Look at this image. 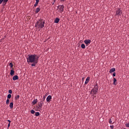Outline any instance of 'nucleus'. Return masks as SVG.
Returning <instances> with one entry per match:
<instances>
[{"label":"nucleus","mask_w":129,"mask_h":129,"mask_svg":"<svg viewBox=\"0 0 129 129\" xmlns=\"http://www.w3.org/2000/svg\"><path fill=\"white\" fill-rule=\"evenodd\" d=\"M89 80H90V77H88L86 79V81L85 82V84H88V82H89Z\"/></svg>","instance_id":"obj_9"},{"label":"nucleus","mask_w":129,"mask_h":129,"mask_svg":"<svg viewBox=\"0 0 129 129\" xmlns=\"http://www.w3.org/2000/svg\"><path fill=\"white\" fill-rule=\"evenodd\" d=\"M18 79H19V76L15 75L13 77V80L14 81L15 80H18Z\"/></svg>","instance_id":"obj_11"},{"label":"nucleus","mask_w":129,"mask_h":129,"mask_svg":"<svg viewBox=\"0 0 129 129\" xmlns=\"http://www.w3.org/2000/svg\"><path fill=\"white\" fill-rule=\"evenodd\" d=\"M64 6L63 5L58 6V10L59 13H60V14H62V13L64 12Z\"/></svg>","instance_id":"obj_4"},{"label":"nucleus","mask_w":129,"mask_h":129,"mask_svg":"<svg viewBox=\"0 0 129 129\" xmlns=\"http://www.w3.org/2000/svg\"><path fill=\"white\" fill-rule=\"evenodd\" d=\"M27 60L28 64L29 63H32L31 66L34 67L36 66V64L38 63L39 56L35 54L28 55V56L27 57Z\"/></svg>","instance_id":"obj_1"},{"label":"nucleus","mask_w":129,"mask_h":129,"mask_svg":"<svg viewBox=\"0 0 129 129\" xmlns=\"http://www.w3.org/2000/svg\"><path fill=\"white\" fill-rule=\"evenodd\" d=\"M121 14H122V11L120 9H118L116 12V16H121Z\"/></svg>","instance_id":"obj_5"},{"label":"nucleus","mask_w":129,"mask_h":129,"mask_svg":"<svg viewBox=\"0 0 129 129\" xmlns=\"http://www.w3.org/2000/svg\"><path fill=\"white\" fill-rule=\"evenodd\" d=\"M51 99H52V96L48 95L46 98L47 102H50V101H51Z\"/></svg>","instance_id":"obj_8"},{"label":"nucleus","mask_w":129,"mask_h":129,"mask_svg":"<svg viewBox=\"0 0 129 129\" xmlns=\"http://www.w3.org/2000/svg\"><path fill=\"white\" fill-rule=\"evenodd\" d=\"M9 103H10V99H7L6 101V104H9Z\"/></svg>","instance_id":"obj_25"},{"label":"nucleus","mask_w":129,"mask_h":129,"mask_svg":"<svg viewBox=\"0 0 129 129\" xmlns=\"http://www.w3.org/2000/svg\"><path fill=\"white\" fill-rule=\"evenodd\" d=\"M44 27H45V20L40 19L35 23L36 28H38V29H43Z\"/></svg>","instance_id":"obj_2"},{"label":"nucleus","mask_w":129,"mask_h":129,"mask_svg":"<svg viewBox=\"0 0 129 129\" xmlns=\"http://www.w3.org/2000/svg\"><path fill=\"white\" fill-rule=\"evenodd\" d=\"M31 113H32V114H34V113H35V111L34 110H31L30 111Z\"/></svg>","instance_id":"obj_26"},{"label":"nucleus","mask_w":129,"mask_h":129,"mask_svg":"<svg viewBox=\"0 0 129 129\" xmlns=\"http://www.w3.org/2000/svg\"><path fill=\"white\" fill-rule=\"evenodd\" d=\"M84 43L86 45H89V44H90V43H91V40H90V39H86L84 40Z\"/></svg>","instance_id":"obj_7"},{"label":"nucleus","mask_w":129,"mask_h":129,"mask_svg":"<svg viewBox=\"0 0 129 129\" xmlns=\"http://www.w3.org/2000/svg\"><path fill=\"white\" fill-rule=\"evenodd\" d=\"M19 98H20V95H18L15 97V99L16 100H18V99H19Z\"/></svg>","instance_id":"obj_21"},{"label":"nucleus","mask_w":129,"mask_h":129,"mask_svg":"<svg viewBox=\"0 0 129 129\" xmlns=\"http://www.w3.org/2000/svg\"><path fill=\"white\" fill-rule=\"evenodd\" d=\"M9 106L11 109H13L14 108V103L13 102L10 103Z\"/></svg>","instance_id":"obj_13"},{"label":"nucleus","mask_w":129,"mask_h":129,"mask_svg":"<svg viewBox=\"0 0 129 129\" xmlns=\"http://www.w3.org/2000/svg\"><path fill=\"white\" fill-rule=\"evenodd\" d=\"M38 4H39V3L36 2V3L34 5V7H37Z\"/></svg>","instance_id":"obj_28"},{"label":"nucleus","mask_w":129,"mask_h":129,"mask_svg":"<svg viewBox=\"0 0 129 129\" xmlns=\"http://www.w3.org/2000/svg\"><path fill=\"white\" fill-rule=\"evenodd\" d=\"M42 107H43V106H41V105L40 104H38V109H42Z\"/></svg>","instance_id":"obj_18"},{"label":"nucleus","mask_w":129,"mask_h":129,"mask_svg":"<svg viewBox=\"0 0 129 129\" xmlns=\"http://www.w3.org/2000/svg\"><path fill=\"white\" fill-rule=\"evenodd\" d=\"M114 71H115V68H112L110 69L109 73H112L113 72H114Z\"/></svg>","instance_id":"obj_16"},{"label":"nucleus","mask_w":129,"mask_h":129,"mask_svg":"<svg viewBox=\"0 0 129 129\" xmlns=\"http://www.w3.org/2000/svg\"><path fill=\"white\" fill-rule=\"evenodd\" d=\"M110 127L111 129H113V125H110Z\"/></svg>","instance_id":"obj_34"},{"label":"nucleus","mask_w":129,"mask_h":129,"mask_svg":"<svg viewBox=\"0 0 129 129\" xmlns=\"http://www.w3.org/2000/svg\"><path fill=\"white\" fill-rule=\"evenodd\" d=\"M37 102H38V99H34L32 102L33 105H35V104H36V103H37Z\"/></svg>","instance_id":"obj_12"},{"label":"nucleus","mask_w":129,"mask_h":129,"mask_svg":"<svg viewBox=\"0 0 129 129\" xmlns=\"http://www.w3.org/2000/svg\"><path fill=\"white\" fill-rule=\"evenodd\" d=\"M10 75H11V76H14V75H15V71L14 70H11Z\"/></svg>","instance_id":"obj_10"},{"label":"nucleus","mask_w":129,"mask_h":129,"mask_svg":"<svg viewBox=\"0 0 129 129\" xmlns=\"http://www.w3.org/2000/svg\"><path fill=\"white\" fill-rule=\"evenodd\" d=\"M11 97H12V95H11V94H8V96H7V98L10 99V98H11Z\"/></svg>","instance_id":"obj_22"},{"label":"nucleus","mask_w":129,"mask_h":129,"mask_svg":"<svg viewBox=\"0 0 129 129\" xmlns=\"http://www.w3.org/2000/svg\"><path fill=\"white\" fill-rule=\"evenodd\" d=\"M65 1H66V0H60V2H61V3H62V2H65Z\"/></svg>","instance_id":"obj_36"},{"label":"nucleus","mask_w":129,"mask_h":129,"mask_svg":"<svg viewBox=\"0 0 129 129\" xmlns=\"http://www.w3.org/2000/svg\"><path fill=\"white\" fill-rule=\"evenodd\" d=\"M8 122H9V123H11V120H8Z\"/></svg>","instance_id":"obj_37"},{"label":"nucleus","mask_w":129,"mask_h":129,"mask_svg":"<svg viewBox=\"0 0 129 129\" xmlns=\"http://www.w3.org/2000/svg\"><path fill=\"white\" fill-rule=\"evenodd\" d=\"M8 2H9V0H0V5L3 4V6H5Z\"/></svg>","instance_id":"obj_6"},{"label":"nucleus","mask_w":129,"mask_h":129,"mask_svg":"<svg viewBox=\"0 0 129 129\" xmlns=\"http://www.w3.org/2000/svg\"><path fill=\"white\" fill-rule=\"evenodd\" d=\"M35 1H36V3H37L38 4H39V0H35Z\"/></svg>","instance_id":"obj_35"},{"label":"nucleus","mask_w":129,"mask_h":129,"mask_svg":"<svg viewBox=\"0 0 129 129\" xmlns=\"http://www.w3.org/2000/svg\"><path fill=\"white\" fill-rule=\"evenodd\" d=\"M40 10L41 9L40 8H36V10L35 11V14H38V13H39V12H40Z\"/></svg>","instance_id":"obj_14"},{"label":"nucleus","mask_w":129,"mask_h":129,"mask_svg":"<svg viewBox=\"0 0 129 129\" xmlns=\"http://www.w3.org/2000/svg\"><path fill=\"white\" fill-rule=\"evenodd\" d=\"M81 48H82V49H85V44H82L81 45Z\"/></svg>","instance_id":"obj_20"},{"label":"nucleus","mask_w":129,"mask_h":129,"mask_svg":"<svg viewBox=\"0 0 129 129\" xmlns=\"http://www.w3.org/2000/svg\"><path fill=\"white\" fill-rule=\"evenodd\" d=\"M45 99H46V97L45 96H44L43 98L41 99V101H45Z\"/></svg>","instance_id":"obj_24"},{"label":"nucleus","mask_w":129,"mask_h":129,"mask_svg":"<svg viewBox=\"0 0 129 129\" xmlns=\"http://www.w3.org/2000/svg\"><path fill=\"white\" fill-rule=\"evenodd\" d=\"M113 76L114 77H115V72H114L113 73Z\"/></svg>","instance_id":"obj_33"},{"label":"nucleus","mask_w":129,"mask_h":129,"mask_svg":"<svg viewBox=\"0 0 129 129\" xmlns=\"http://www.w3.org/2000/svg\"><path fill=\"white\" fill-rule=\"evenodd\" d=\"M39 115H40V112H35V116H39Z\"/></svg>","instance_id":"obj_19"},{"label":"nucleus","mask_w":129,"mask_h":129,"mask_svg":"<svg viewBox=\"0 0 129 129\" xmlns=\"http://www.w3.org/2000/svg\"><path fill=\"white\" fill-rule=\"evenodd\" d=\"M125 126H126V127H129V123H126V124H125Z\"/></svg>","instance_id":"obj_30"},{"label":"nucleus","mask_w":129,"mask_h":129,"mask_svg":"<svg viewBox=\"0 0 129 129\" xmlns=\"http://www.w3.org/2000/svg\"><path fill=\"white\" fill-rule=\"evenodd\" d=\"M97 92H98V86H97V84H96L91 91V94H93V99L96 97V94H97Z\"/></svg>","instance_id":"obj_3"},{"label":"nucleus","mask_w":129,"mask_h":129,"mask_svg":"<svg viewBox=\"0 0 129 129\" xmlns=\"http://www.w3.org/2000/svg\"><path fill=\"white\" fill-rule=\"evenodd\" d=\"M112 122V121H111V119H110L109 120V123L111 124Z\"/></svg>","instance_id":"obj_31"},{"label":"nucleus","mask_w":129,"mask_h":129,"mask_svg":"<svg viewBox=\"0 0 129 129\" xmlns=\"http://www.w3.org/2000/svg\"><path fill=\"white\" fill-rule=\"evenodd\" d=\"M59 21H60V19L59 18H56L54 20V23H55L56 24H58Z\"/></svg>","instance_id":"obj_15"},{"label":"nucleus","mask_w":129,"mask_h":129,"mask_svg":"<svg viewBox=\"0 0 129 129\" xmlns=\"http://www.w3.org/2000/svg\"><path fill=\"white\" fill-rule=\"evenodd\" d=\"M9 93H10V94H12V93H13V91H12V90H9Z\"/></svg>","instance_id":"obj_29"},{"label":"nucleus","mask_w":129,"mask_h":129,"mask_svg":"<svg viewBox=\"0 0 129 129\" xmlns=\"http://www.w3.org/2000/svg\"><path fill=\"white\" fill-rule=\"evenodd\" d=\"M9 65L11 68H13V67L14 66V64H13V63H12V62L10 63Z\"/></svg>","instance_id":"obj_23"},{"label":"nucleus","mask_w":129,"mask_h":129,"mask_svg":"<svg viewBox=\"0 0 129 129\" xmlns=\"http://www.w3.org/2000/svg\"><path fill=\"white\" fill-rule=\"evenodd\" d=\"M10 126H11V123H9L8 125V127H10Z\"/></svg>","instance_id":"obj_32"},{"label":"nucleus","mask_w":129,"mask_h":129,"mask_svg":"<svg viewBox=\"0 0 129 129\" xmlns=\"http://www.w3.org/2000/svg\"><path fill=\"white\" fill-rule=\"evenodd\" d=\"M40 105L43 106V104H44V102H43V101H41L40 102Z\"/></svg>","instance_id":"obj_27"},{"label":"nucleus","mask_w":129,"mask_h":129,"mask_svg":"<svg viewBox=\"0 0 129 129\" xmlns=\"http://www.w3.org/2000/svg\"><path fill=\"white\" fill-rule=\"evenodd\" d=\"M116 79H115V78H113V84L114 85H116L117 83H116Z\"/></svg>","instance_id":"obj_17"}]
</instances>
